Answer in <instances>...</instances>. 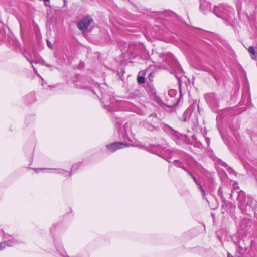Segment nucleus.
I'll list each match as a JSON object with an SVG mask.
<instances>
[{"mask_svg": "<svg viewBox=\"0 0 257 257\" xmlns=\"http://www.w3.org/2000/svg\"><path fill=\"white\" fill-rule=\"evenodd\" d=\"M218 193L219 195H220V196H222V194H223V191L221 189V188H220L219 189H218Z\"/></svg>", "mask_w": 257, "mask_h": 257, "instance_id": "nucleus-19", "label": "nucleus"}, {"mask_svg": "<svg viewBox=\"0 0 257 257\" xmlns=\"http://www.w3.org/2000/svg\"><path fill=\"white\" fill-rule=\"evenodd\" d=\"M112 118L113 119H114V118L115 119V121L116 122H117V124H122V120L120 118H116V117H114V116H112Z\"/></svg>", "mask_w": 257, "mask_h": 257, "instance_id": "nucleus-16", "label": "nucleus"}, {"mask_svg": "<svg viewBox=\"0 0 257 257\" xmlns=\"http://www.w3.org/2000/svg\"><path fill=\"white\" fill-rule=\"evenodd\" d=\"M32 67H33V68L34 71L35 72V73H36L37 72V70H36V68L33 65H32Z\"/></svg>", "mask_w": 257, "mask_h": 257, "instance_id": "nucleus-24", "label": "nucleus"}, {"mask_svg": "<svg viewBox=\"0 0 257 257\" xmlns=\"http://www.w3.org/2000/svg\"><path fill=\"white\" fill-rule=\"evenodd\" d=\"M227 257H233L230 253H227Z\"/></svg>", "mask_w": 257, "mask_h": 257, "instance_id": "nucleus-22", "label": "nucleus"}, {"mask_svg": "<svg viewBox=\"0 0 257 257\" xmlns=\"http://www.w3.org/2000/svg\"><path fill=\"white\" fill-rule=\"evenodd\" d=\"M128 145L126 143L116 142L113 143L106 145L107 149L111 152H114L117 150L121 149L126 147H128Z\"/></svg>", "mask_w": 257, "mask_h": 257, "instance_id": "nucleus-5", "label": "nucleus"}, {"mask_svg": "<svg viewBox=\"0 0 257 257\" xmlns=\"http://www.w3.org/2000/svg\"><path fill=\"white\" fill-rule=\"evenodd\" d=\"M93 22V19L89 15L84 17L78 23L77 27L82 31H85Z\"/></svg>", "mask_w": 257, "mask_h": 257, "instance_id": "nucleus-4", "label": "nucleus"}, {"mask_svg": "<svg viewBox=\"0 0 257 257\" xmlns=\"http://www.w3.org/2000/svg\"><path fill=\"white\" fill-rule=\"evenodd\" d=\"M35 171L37 172V169H35Z\"/></svg>", "mask_w": 257, "mask_h": 257, "instance_id": "nucleus-29", "label": "nucleus"}, {"mask_svg": "<svg viewBox=\"0 0 257 257\" xmlns=\"http://www.w3.org/2000/svg\"><path fill=\"white\" fill-rule=\"evenodd\" d=\"M91 81L88 80L85 77H81L79 80L76 82V86L78 88H85L90 87V84Z\"/></svg>", "mask_w": 257, "mask_h": 257, "instance_id": "nucleus-6", "label": "nucleus"}, {"mask_svg": "<svg viewBox=\"0 0 257 257\" xmlns=\"http://www.w3.org/2000/svg\"><path fill=\"white\" fill-rule=\"evenodd\" d=\"M173 164L180 168H183L185 171L187 172V173L190 175L191 177H193V175L191 172V169L190 168L189 169H187V168L185 167L184 165L182 164V163L180 162L179 161L176 160H174L173 162Z\"/></svg>", "mask_w": 257, "mask_h": 257, "instance_id": "nucleus-10", "label": "nucleus"}, {"mask_svg": "<svg viewBox=\"0 0 257 257\" xmlns=\"http://www.w3.org/2000/svg\"><path fill=\"white\" fill-rule=\"evenodd\" d=\"M44 1L49 2L50 0H44Z\"/></svg>", "mask_w": 257, "mask_h": 257, "instance_id": "nucleus-26", "label": "nucleus"}, {"mask_svg": "<svg viewBox=\"0 0 257 257\" xmlns=\"http://www.w3.org/2000/svg\"><path fill=\"white\" fill-rule=\"evenodd\" d=\"M194 182H195L196 185H197V188L200 190V191L202 193V196L203 198H205L206 197V192L205 190V185L204 183L201 180H197L194 177Z\"/></svg>", "mask_w": 257, "mask_h": 257, "instance_id": "nucleus-8", "label": "nucleus"}, {"mask_svg": "<svg viewBox=\"0 0 257 257\" xmlns=\"http://www.w3.org/2000/svg\"><path fill=\"white\" fill-rule=\"evenodd\" d=\"M232 185L233 187V189H235L236 188L238 189V184L237 182H236L235 181H233V182H232Z\"/></svg>", "mask_w": 257, "mask_h": 257, "instance_id": "nucleus-18", "label": "nucleus"}, {"mask_svg": "<svg viewBox=\"0 0 257 257\" xmlns=\"http://www.w3.org/2000/svg\"><path fill=\"white\" fill-rule=\"evenodd\" d=\"M151 74H152V72H150V73H149V75H151Z\"/></svg>", "mask_w": 257, "mask_h": 257, "instance_id": "nucleus-27", "label": "nucleus"}, {"mask_svg": "<svg viewBox=\"0 0 257 257\" xmlns=\"http://www.w3.org/2000/svg\"><path fill=\"white\" fill-rule=\"evenodd\" d=\"M26 58L31 64H32V61L29 58L26 57Z\"/></svg>", "mask_w": 257, "mask_h": 257, "instance_id": "nucleus-21", "label": "nucleus"}, {"mask_svg": "<svg viewBox=\"0 0 257 257\" xmlns=\"http://www.w3.org/2000/svg\"><path fill=\"white\" fill-rule=\"evenodd\" d=\"M165 61L168 63V60H165Z\"/></svg>", "mask_w": 257, "mask_h": 257, "instance_id": "nucleus-28", "label": "nucleus"}, {"mask_svg": "<svg viewBox=\"0 0 257 257\" xmlns=\"http://www.w3.org/2000/svg\"><path fill=\"white\" fill-rule=\"evenodd\" d=\"M76 166H77V165H76V164L73 165L72 166V169H74L75 168H76Z\"/></svg>", "mask_w": 257, "mask_h": 257, "instance_id": "nucleus-23", "label": "nucleus"}, {"mask_svg": "<svg viewBox=\"0 0 257 257\" xmlns=\"http://www.w3.org/2000/svg\"><path fill=\"white\" fill-rule=\"evenodd\" d=\"M169 65L172 68V71L171 72V73L174 74L175 76L178 80V84L180 88V92L181 93V86H182V68L180 64L175 59H173L172 63L170 64L168 62Z\"/></svg>", "mask_w": 257, "mask_h": 257, "instance_id": "nucleus-3", "label": "nucleus"}, {"mask_svg": "<svg viewBox=\"0 0 257 257\" xmlns=\"http://www.w3.org/2000/svg\"><path fill=\"white\" fill-rule=\"evenodd\" d=\"M200 9L203 13H207L211 10V4L209 2H202L200 3Z\"/></svg>", "mask_w": 257, "mask_h": 257, "instance_id": "nucleus-9", "label": "nucleus"}, {"mask_svg": "<svg viewBox=\"0 0 257 257\" xmlns=\"http://www.w3.org/2000/svg\"><path fill=\"white\" fill-rule=\"evenodd\" d=\"M213 13L217 17H220L230 23L234 19V11L233 9L227 5L221 4L215 6Z\"/></svg>", "mask_w": 257, "mask_h": 257, "instance_id": "nucleus-1", "label": "nucleus"}, {"mask_svg": "<svg viewBox=\"0 0 257 257\" xmlns=\"http://www.w3.org/2000/svg\"><path fill=\"white\" fill-rule=\"evenodd\" d=\"M102 102L104 107L109 111L112 112L119 110V102L116 101L113 97L108 95H104L102 97Z\"/></svg>", "mask_w": 257, "mask_h": 257, "instance_id": "nucleus-2", "label": "nucleus"}, {"mask_svg": "<svg viewBox=\"0 0 257 257\" xmlns=\"http://www.w3.org/2000/svg\"><path fill=\"white\" fill-rule=\"evenodd\" d=\"M47 45L48 46H49V48H51V45L50 44V43L49 42V41H48V40L47 41Z\"/></svg>", "mask_w": 257, "mask_h": 257, "instance_id": "nucleus-20", "label": "nucleus"}, {"mask_svg": "<svg viewBox=\"0 0 257 257\" xmlns=\"http://www.w3.org/2000/svg\"><path fill=\"white\" fill-rule=\"evenodd\" d=\"M238 201L240 202V205L244 206L246 205V197L244 192L242 191H239V194L238 195Z\"/></svg>", "mask_w": 257, "mask_h": 257, "instance_id": "nucleus-12", "label": "nucleus"}, {"mask_svg": "<svg viewBox=\"0 0 257 257\" xmlns=\"http://www.w3.org/2000/svg\"><path fill=\"white\" fill-rule=\"evenodd\" d=\"M57 173L60 174H64V175H66V174H67L68 172H67V171H66L64 170L59 169Z\"/></svg>", "mask_w": 257, "mask_h": 257, "instance_id": "nucleus-17", "label": "nucleus"}, {"mask_svg": "<svg viewBox=\"0 0 257 257\" xmlns=\"http://www.w3.org/2000/svg\"><path fill=\"white\" fill-rule=\"evenodd\" d=\"M137 81L139 83L143 84L145 82V78L143 76H138Z\"/></svg>", "mask_w": 257, "mask_h": 257, "instance_id": "nucleus-15", "label": "nucleus"}, {"mask_svg": "<svg viewBox=\"0 0 257 257\" xmlns=\"http://www.w3.org/2000/svg\"><path fill=\"white\" fill-rule=\"evenodd\" d=\"M248 51L251 55V58L252 59H255V51L254 47L253 46L249 47Z\"/></svg>", "mask_w": 257, "mask_h": 257, "instance_id": "nucleus-14", "label": "nucleus"}, {"mask_svg": "<svg viewBox=\"0 0 257 257\" xmlns=\"http://www.w3.org/2000/svg\"><path fill=\"white\" fill-rule=\"evenodd\" d=\"M209 96L211 97H214V95L213 94H210L209 95Z\"/></svg>", "mask_w": 257, "mask_h": 257, "instance_id": "nucleus-25", "label": "nucleus"}, {"mask_svg": "<svg viewBox=\"0 0 257 257\" xmlns=\"http://www.w3.org/2000/svg\"><path fill=\"white\" fill-rule=\"evenodd\" d=\"M135 45L134 44H132L130 46L129 51H130V53L133 55V57H135L137 55H138V50L137 49H134Z\"/></svg>", "mask_w": 257, "mask_h": 257, "instance_id": "nucleus-13", "label": "nucleus"}, {"mask_svg": "<svg viewBox=\"0 0 257 257\" xmlns=\"http://www.w3.org/2000/svg\"><path fill=\"white\" fill-rule=\"evenodd\" d=\"M192 112L193 108L191 106H190L183 113V120L184 121H188L191 118Z\"/></svg>", "mask_w": 257, "mask_h": 257, "instance_id": "nucleus-11", "label": "nucleus"}, {"mask_svg": "<svg viewBox=\"0 0 257 257\" xmlns=\"http://www.w3.org/2000/svg\"><path fill=\"white\" fill-rule=\"evenodd\" d=\"M18 244L17 240L14 239H9L3 242H0V251L4 250L6 246L12 247Z\"/></svg>", "mask_w": 257, "mask_h": 257, "instance_id": "nucleus-7", "label": "nucleus"}]
</instances>
